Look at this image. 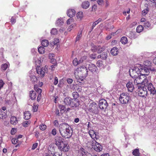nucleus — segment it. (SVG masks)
<instances>
[{
    "mask_svg": "<svg viewBox=\"0 0 156 156\" xmlns=\"http://www.w3.org/2000/svg\"><path fill=\"white\" fill-rule=\"evenodd\" d=\"M88 70L86 67L83 66L76 69L74 73L75 78L78 82L82 83L88 75Z\"/></svg>",
    "mask_w": 156,
    "mask_h": 156,
    "instance_id": "f257e3e1",
    "label": "nucleus"
},
{
    "mask_svg": "<svg viewBox=\"0 0 156 156\" xmlns=\"http://www.w3.org/2000/svg\"><path fill=\"white\" fill-rule=\"evenodd\" d=\"M70 126L66 123L60 124L59 126V131L61 135L66 139L70 138L72 135L70 130Z\"/></svg>",
    "mask_w": 156,
    "mask_h": 156,
    "instance_id": "f03ea898",
    "label": "nucleus"
},
{
    "mask_svg": "<svg viewBox=\"0 0 156 156\" xmlns=\"http://www.w3.org/2000/svg\"><path fill=\"white\" fill-rule=\"evenodd\" d=\"M88 111L93 114H98V109L97 104L95 102L90 103L87 108Z\"/></svg>",
    "mask_w": 156,
    "mask_h": 156,
    "instance_id": "7ed1b4c3",
    "label": "nucleus"
},
{
    "mask_svg": "<svg viewBox=\"0 0 156 156\" xmlns=\"http://www.w3.org/2000/svg\"><path fill=\"white\" fill-rule=\"evenodd\" d=\"M130 99V97L129 94L125 93L121 94L119 97V100L120 103L124 104L128 103Z\"/></svg>",
    "mask_w": 156,
    "mask_h": 156,
    "instance_id": "20e7f679",
    "label": "nucleus"
},
{
    "mask_svg": "<svg viewBox=\"0 0 156 156\" xmlns=\"http://www.w3.org/2000/svg\"><path fill=\"white\" fill-rule=\"evenodd\" d=\"M47 69H48L46 66H45L44 67H43L42 68L40 66H37L36 68V70L37 73L40 75L42 77L44 76L45 73Z\"/></svg>",
    "mask_w": 156,
    "mask_h": 156,
    "instance_id": "39448f33",
    "label": "nucleus"
},
{
    "mask_svg": "<svg viewBox=\"0 0 156 156\" xmlns=\"http://www.w3.org/2000/svg\"><path fill=\"white\" fill-rule=\"evenodd\" d=\"M139 70V69L137 67H134L133 69H130L129 72L131 77L134 78L138 77L139 72H140Z\"/></svg>",
    "mask_w": 156,
    "mask_h": 156,
    "instance_id": "423d86ee",
    "label": "nucleus"
},
{
    "mask_svg": "<svg viewBox=\"0 0 156 156\" xmlns=\"http://www.w3.org/2000/svg\"><path fill=\"white\" fill-rule=\"evenodd\" d=\"M58 148L62 151L67 152L69 150V147L67 143L63 142L58 147Z\"/></svg>",
    "mask_w": 156,
    "mask_h": 156,
    "instance_id": "0eeeda50",
    "label": "nucleus"
},
{
    "mask_svg": "<svg viewBox=\"0 0 156 156\" xmlns=\"http://www.w3.org/2000/svg\"><path fill=\"white\" fill-rule=\"evenodd\" d=\"M108 105L107 101L104 99H102L99 101V106L101 109H106Z\"/></svg>",
    "mask_w": 156,
    "mask_h": 156,
    "instance_id": "6e6552de",
    "label": "nucleus"
},
{
    "mask_svg": "<svg viewBox=\"0 0 156 156\" xmlns=\"http://www.w3.org/2000/svg\"><path fill=\"white\" fill-rule=\"evenodd\" d=\"M140 70V73L143 78L146 77V76L148 75L149 74V71L148 69L147 68H141Z\"/></svg>",
    "mask_w": 156,
    "mask_h": 156,
    "instance_id": "1a4fd4ad",
    "label": "nucleus"
},
{
    "mask_svg": "<svg viewBox=\"0 0 156 156\" xmlns=\"http://www.w3.org/2000/svg\"><path fill=\"white\" fill-rule=\"evenodd\" d=\"M147 91L146 87H143L141 88L138 91V94L140 97H144L147 95Z\"/></svg>",
    "mask_w": 156,
    "mask_h": 156,
    "instance_id": "9d476101",
    "label": "nucleus"
},
{
    "mask_svg": "<svg viewBox=\"0 0 156 156\" xmlns=\"http://www.w3.org/2000/svg\"><path fill=\"white\" fill-rule=\"evenodd\" d=\"M34 88L36 92L38 93L37 98V101H39L41 98V93L42 91V90L41 89L39 88L37 84L34 85Z\"/></svg>",
    "mask_w": 156,
    "mask_h": 156,
    "instance_id": "9b49d317",
    "label": "nucleus"
},
{
    "mask_svg": "<svg viewBox=\"0 0 156 156\" xmlns=\"http://www.w3.org/2000/svg\"><path fill=\"white\" fill-rule=\"evenodd\" d=\"M64 139L60 136H56L55 138V144L58 147L61 144L63 143Z\"/></svg>",
    "mask_w": 156,
    "mask_h": 156,
    "instance_id": "f8f14e48",
    "label": "nucleus"
},
{
    "mask_svg": "<svg viewBox=\"0 0 156 156\" xmlns=\"http://www.w3.org/2000/svg\"><path fill=\"white\" fill-rule=\"evenodd\" d=\"M88 69L93 73L97 72L98 69L96 66L93 64H89Z\"/></svg>",
    "mask_w": 156,
    "mask_h": 156,
    "instance_id": "ddd939ff",
    "label": "nucleus"
},
{
    "mask_svg": "<svg viewBox=\"0 0 156 156\" xmlns=\"http://www.w3.org/2000/svg\"><path fill=\"white\" fill-rule=\"evenodd\" d=\"M146 87L147 88L148 90L150 92L151 94H155V91L156 90L151 83H149Z\"/></svg>",
    "mask_w": 156,
    "mask_h": 156,
    "instance_id": "4468645a",
    "label": "nucleus"
},
{
    "mask_svg": "<svg viewBox=\"0 0 156 156\" xmlns=\"http://www.w3.org/2000/svg\"><path fill=\"white\" fill-rule=\"evenodd\" d=\"M12 142L14 144H16L15 146L16 147L20 146L22 143V141L18 140V138H14L12 140Z\"/></svg>",
    "mask_w": 156,
    "mask_h": 156,
    "instance_id": "2eb2a0df",
    "label": "nucleus"
},
{
    "mask_svg": "<svg viewBox=\"0 0 156 156\" xmlns=\"http://www.w3.org/2000/svg\"><path fill=\"white\" fill-rule=\"evenodd\" d=\"M89 133L91 137L94 140L98 139V136L96 135V132H95L93 130H90L89 131Z\"/></svg>",
    "mask_w": 156,
    "mask_h": 156,
    "instance_id": "dca6fc26",
    "label": "nucleus"
},
{
    "mask_svg": "<svg viewBox=\"0 0 156 156\" xmlns=\"http://www.w3.org/2000/svg\"><path fill=\"white\" fill-rule=\"evenodd\" d=\"M80 105L79 101L77 99H72L70 106L72 107H76Z\"/></svg>",
    "mask_w": 156,
    "mask_h": 156,
    "instance_id": "f3484780",
    "label": "nucleus"
},
{
    "mask_svg": "<svg viewBox=\"0 0 156 156\" xmlns=\"http://www.w3.org/2000/svg\"><path fill=\"white\" fill-rule=\"evenodd\" d=\"M126 87L128 91L130 92H132L134 88L133 83L130 81H129L126 84Z\"/></svg>",
    "mask_w": 156,
    "mask_h": 156,
    "instance_id": "a211bd4d",
    "label": "nucleus"
},
{
    "mask_svg": "<svg viewBox=\"0 0 156 156\" xmlns=\"http://www.w3.org/2000/svg\"><path fill=\"white\" fill-rule=\"evenodd\" d=\"M143 77L141 76L140 77H137L135 78V79L134 80V83L135 85H138V84H142L143 80L142 78Z\"/></svg>",
    "mask_w": 156,
    "mask_h": 156,
    "instance_id": "6ab92c4d",
    "label": "nucleus"
},
{
    "mask_svg": "<svg viewBox=\"0 0 156 156\" xmlns=\"http://www.w3.org/2000/svg\"><path fill=\"white\" fill-rule=\"evenodd\" d=\"M93 146L95 150L97 152L101 151L102 150V147L99 143L97 142H96V143Z\"/></svg>",
    "mask_w": 156,
    "mask_h": 156,
    "instance_id": "aec40b11",
    "label": "nucleus"
},
{
    "mask_svg": "<svg viewBox=\"0 0 156 156\" xmlns=\"http://www.w3.org/2000/svg\"><path fill=\"white\" fill-rule=\"evenodd\" d=\"M10 122L11 124L15 125L18 123V120L16 117L12 116L10 118Z\"/></svg>",
    "mask_w": 156,
    "mask_h": 156,
    "instance_id": "412c9836",
    "label": "nucleus"
},
{
    "mask_svg": "<svg viewBox=\"0 0 156 156\" xmlns=\"http://www.w3.org/2000/svg\"><path fill=\"white\" fill-rule=\"evenodd\" d=\"M118 48L116 47H114L111 49L110 53L111 54L114 56L117 55L119 53Z\"/></svg>",
    "mask_w": 156,
    "mask_h": 156,
    "instance_id": "4be33fe9",
    "label": "nucleus"
},
{
    "mask_svg": "<svg viewBox=\"0 0 156 156\" xmlns=\"http://www.w3.org/2000/svg\"><path fill=\"white\" fill-rule=\"evenodd\" d=\"M76 12L74 9H69L68 10L67 15L70 18L74 16Z\"/></svg>",
    "mask_w": 156,
    "mask_h": 156,
    "instance_id": "5701e85b",
    "label": "nucleus"
},
{
    "mask_svg": "<svg viewBox=\"0 0 156 156\" xmlns=\"http://www.w3.org/2000/svg\"><path fill=\"white\" fill-rule=\"evenodd\" d=\"M72 99V98L69 97H66L64 100V102L66 105L70 106Z\"/></svg>",
    "mask_w": 156,
    "mask_h": 156,
    "instance_id": "b1692460",
    "label": "nucleus"
},
{
    "mask_svg": "<svg viewBox=\"0 0 156 156\" xmlns=\"http://www.w3.org/2000/svg\"><path fill=\"white\" fill-rule=\"evenodd\" d=\"M24 119L26 120L29 119L31 117V114L29 111H25L24 112Z\"/></svg>",
    "mask_w": 156,
    "mask_h": 156,
    "instance_id": "393cba45",
    "label": "nucleus"
},
{
    "mask_svg": "<svg viewBox=\"0 0 156 156\" xmlns=\"http://www.w3.org/2000/svg\"><path fill=\"white\" fill-rule=\"evenodd\" d=\"M29 96L31 100H35L36 97V95L35 92L33 90L30 91Z\"/></svg>",
    "mask_w": 156,
    "mask_h": 156,
    "instance_id": "a878e982",
    "label": "nucleus"
},
{
    "mask_svg": "<svg viewBox=\"0 0 156 156\" xmlns=\"http://www.w3.org/2000/svg\"><path fill=\"white\" fill-rule=\"evenodd\" d=\"M7 116L6 113L0 109V119H5L6 118Z\"/></svg>",
    "mask_w": 156,
    "mask_h": 156,
    "instance_id": "bb28decb",
    "label": "nucleus"
},
{
    "mask_svg": "<svg viewBox=\"0 0 156 156\" xmlns=\"http://www.w3.org/2000/svg\"><path fill=\"white\" fill-rule=\"evenodd\" d=\"M90 6V3L88 1H85L82 3V6L83 9H87Z\"/></svg>",
    "mask_w": 156,
    "mask_h": 156,
    "instance_id": "cd10ccee",
    "label": "nucleus"
},
{
    "mask_svg": "<svg viewBox=\"0 0 156 156\" xmlns=\"http://www.w3.org/2000/svg\"><path fill=\"white\" fill-rule=\"evenodd\" d=\"M133 154L135 156H140V153L139 149H135L132 152Z\"/></svg>",
    "mask_w": 156,
    "mask_h": 156,
    "instance_id": "c85d7f7f",
    "label": "nucleus"
},
{
    "mask_svg": "<svg viewBox=\"0 0 156 156\" xmlns=\"http://www.w3.org/2000/svg\"><path fill=\"white\" fill-rule=\"evenodd\" d=\"M143 78H144V79L142 80L143 82H142V84L143 85H144V87H147V86L149 84L148 80L146 76V77Z\"/></svg>",
    "mask_w": 156,
    "mask_h": 156,
    "instance_id": "c756f323",
    "label": "nucleus"
},
{
    "mask_svg": "<svg viewBox=\"0 0 156 156\" xmlns=\"http://www.w3.org/2000/svg\"><path fill=\"white\" fill-rule=\"evenodd\" d=\"M120 42L123 44H125L128 42V40L126 37H122L120 39Z\"/></svg>",
    "mask_w": 156,
    "mask_h": 156,
    "instance_id": "7c9ffc66",
    "label": "nucleus"
},
{
    "mask_svg": "<svg viewBox=\"0 0 156 156\" xmlns=\"http://www.w3.org/2000/svg\"><path fill=\"white\" fill-rule=\"evenodd\" d=\"M41 44L43 47H46L48 45L49 42L47 40H44L42 41Z\"/></svg>",
    "mask_w": 156,
    "mask_h": 156,
    "instance_id": "2f4dec72",
    "label": "nucleus"
},
{
    "mask_svg": "<svg viewBox=\"0 0 156 156\" xmlns=\"http://www.w3.org/2000/svg\"><path fill=\"white\" fill-rule=\"evenodd\" d=\"M98 49L97 52L98 53H100L102 52L105 49V46L101 47L100 45H98Z\"/></svg>",
    "mask_w": 156,
    "mask_h": 156,
    "instance_id": "473e14b6",
    "label": "nucleus"
},
{
    "mask_svg": "<svg viewBox=\"0 0 156 156\" xmlns=\"http://www.w3.org/2000/svg\"><path fill=\"white\" fill-rule=\"evenodd\" d=\"M101 59L106 60L108 57V53L107 52H103L101 54Z\"/></svg>",
    "mask_w": 156,
    "mask_h": 156,
    "instance_id": "72a5a7b5",
    "label": "nucleus"
},
{
    "mask_svg": "<svg viewBox=\"0 0 156 156\" xmlns=\"http://www.w3.org/2000/svg\"><path fill=\"white\" fill-rule=\"evenodd\" d=\"M144 29V27L142 26L139 25L136 28V31L137 33H140L142 32Z\"/></svg>",
    "mask_w": 156,
    "mask_h": 156,
    "instance_id": "f704fd0d",
    "label": "nucleus"
},
{
    "mask_svg": "<svg viewBox=\"0 0 156 156\" xmlns=\"http://www.w3.org/2000/svg\"><path fill=\"white\" fill-rule=\"evenodd\" d=\"M38 50L39 53L41 54H43L44 53L45 48L44 47L40 46L38 48Z\"/></svg>",
    "mask_w": 156,
    "mask_h": 156,
    "instance_id": "c9c22d12",
    "label": "nucleus"
},
{
    "mask_svg": "<svg viewBox=\"0 0 156 156\" xmlns=\"http://www.w3.org/2000/svg\"><path fill=\"white\" fill-rule=\"evenodd\" d=\"M30 80L33 83H34L35 82L37 81V79L36 76L34 75L31 76H30Z\"/></svg>",
    "mask_w": 156,
    "mask_h": 156,
    "instance_id": "e433bc0d",
    "label": "nucleus"
},
{
    "mask_svg": "<svg viewBox=\"0 0 156 156\" xmlns=\"http://www.w3.org/2000/svg\"><path fill=\"white\" fill-rule=\"evenodd\" d=\"M63 23V21L62 19H58L56 21V24L58 26L62 25Z\"/></svg>",
    "mask_w": 156,
    "mask_h": 156,
    "instance_id": "4c0bfd02",
    "label": "nucleus"
},
{
    "mask_svg": "<svg viewBox=\"0 0 156 156\" xmlns=\"http://www.w3.org/2000/svg\"><path fill=\"white\" fill-rule=\"evenodd\" d=\"M98 45H94L92 47L91 50L93 52H96L98 51Z\"/></svg>",
    "mask_w": 156,
    "mask_h": 156,
    "instance_id": "58836bf2",
    "label": "nucleus"
},
{
    "mask_svg": "<svg viewBox=\"0 0 156 156\" xmlns=\"http://www.w3.org/2000/svg\"><path fill=\"white\" fill-rule=\"evenodd\" d=\"M59 40L57 38H55L54 41L52 42H51L52 45H56L59 42Z\"/></svg>",
    "mask_w": 156,
    "mask_h": 156,
    "instance_id": "ea45409f",
    "label": "nucleus"
},
{
    "mask_svg": "<svg viewBox=\"0 0 156 156\" xmlns=\"http://www.w3.org/2000/svg\"><path fill=\"white\" fill-rule=\"evenodd\" d=\"M83 13L82 12H78L76 16L78 19H81L83 16Z\"/></svg>",
    "mask_w": 156,
    "mask_h": 156,
    "instance_id": "a19ab883",
    "label": "nucleus"
},
{
    "mask_svg": "<svg viewBox=\"0 0 156 156\" xmlns=\"http://www.w3.org/2000/svg\"><path fill=\"white\" fill-rule=\"evenodd\" d=\"M149 11V8L147 7V8L144 9L142 12V15L144 16Z\"/></svg>",
    "mask_w": 156,
    "mask_h": 156,
    "instance_id": "79ce46f5",
    "label": "nucleus"
},
{
    "mask_svg": "<svg viewBox=\"0 0 156 156\" xmlns=\"http://www.w3.org/2000/svg\"><path fill=\"white\" fill-rule=\"evenodd\" d=\"M73 97L74 98L73 99H77V98L79 97V94L77 92H73L72 93Z\"/></svg>",
    "mask_w": 156,
    "mask_h": 156,
    "instance_id": "37998d69",
    "label": "nucleus"
},
{
    "mask_svg": "<svg viewBox=\"0 0 156 156\" xmlns=\"http://www.w3.org/2000/svg\"><path fill=\"white\" fill-rule=\"evenodd\" d=\"M96 64L98 67L102 66H103V62L101 60H99L97 61Z\"/></svg>",
    "mask_w": 156,
    "mask_h": 156,
    "instance_id": "c03bdc74",
    "label": "nucleus"
},
{
    "mask_svg": "<svg viewBox=\"0 0 156 156\" xmlns=\"http://www.w3.org/2000/svg\"><path fill=\"white\" fill-rule=\"evenodd\" d=\"M47 126L45 124H42L40 125L39 128L41 130H44L46 129Z\"/></svg>",
    "mask_w": 156,
    "mask_h": 156,
    "instance_id": "a18cd8bd",
    "label": "nucleus"
},
{
    "mask_svg": "<svg viewBox=\"0 0 156 156\" xmlns=\"http://www.w3.org/2000/svg\"><path fill=\"white\" fill-rule=\"evenodd\" d=\"M52 156H62V153L59 152H56L52 154Z\"/></svg>",
    "mask_w": 156,
    "mask_h": 156,
    "instance_id": "49530a36",
    "label": "nucleus"
},
{
    "mask_svg": "<svg viewBox=\"0 0 156 156\" xmlns=\"http://www.w3.org/2000/svg\"><path fill=\"white\" fill-rule=\"evenodd\" d=\"M8 66V65L6 63H5L3 64H2L1 65V69L2 70H5L7 68Z\"/></svg>",
    "mask_w": 156,
    "mask_h": 156,
    "instance_id": "de8ad7c7",
    "label": "nucleus"
},
{
    "mask_svg": "<svg viewBox=\"0 0 156 156\" xmlns=\"http://www.w3.org/2000/svg\"><path fill=\"white\" fill-rule=\"evenodd\" d=\"M73 65L75 66H77L79 63L76 58H75L74 59L73 61Z\"/></svg>",
    "mask_w": 156,
    "mask_h": 156,
    "instance_id": "09e8293b",
    "label": "nucleus"
},
{
    "mask_svg": "<svg viewBox=\"0 0 156 156\" xmlns=\"http://www.w3.org/2000/svg\"><path fill=\"white\" fill-rule=\"evenodd\" d=\"M144 26L145 28L149 27L151 26V24L150 22L147 21H145L144 23Z\"/></svg>",
    "mask_w": 156,
    "mask_h": 156,
    "instance_id": "8fccbe9b",
    "label": "nucleus"
},
{
    "mask_svg": "<svg viewBox=\"0 0 156 156\" xmlns=\"http://www.w3.org/2000/svg\"><path fill=\"white\" fill-rule=\"evenodd\" d=\"M57 30L55 28H53L51 31V34L55 35L57 34Z\"/></svg>",
    "mask_w": 156,
    "mask_h": 156,
    "instance_id": "3c124183",
    "label": "nucleus"
},
{
    "mask_svg": "<svg viewBox=\"0 0 156 156\" xmlns=\"http://www.w3.org/2000/svg\"><path fill=\"white\" fill-rule=\"evenodd\" d=\"M30 121H25L23 122V126L24 127H27L28 125H30Z\"/></svg>",
    "mask_w": 156,
    "mask_h": 156,
    "instance_id": "603ef678",
    "label": "nucleus"
},
{
    "mask_svg": "<svg viewBox=\"0 0 156 156\" xmlns=\"http://www.w3.org/2000/svg\"><path fill=\"white\" fill-rule=\"evenodd\" d=\"M81 37V33H78L77 36L76 37V42H77V41L79 40L80 39Z\"/></svg>",
    "mask_w": 156,
    "mask_h": 156,
    "instance_id": "864d4df0",
    "label": "nucleus"
},
{
    "mask_svg": "<svg viewBox=\"0 0 156 156\" xmlns=\"http://www.w3.org/2000/svg\"><path fill=\"white\" fill-rule=\"evenodd\" d=\"M80 86L78 85H74L73 86V89L75 90H78L80 89Z\"/></svg>",
    "mask_w": 156,
    "mask_h": 156,
    "instance_id": "5fc2aeb1",
    "label": "nucleus"
},
{
    "mask_svg": "<svg viewBox=\"0 0 156 156\" xmlns=\"http://www.w3.org/2000/svg\"><path fill=\"white\" fill-rule=\"evenodd\" d=\"M76 26V25L75 23H73L72 24V25L70 26L69 27L68 29V31H70L73 28L75 27Z\"/></svg>",
    "mask_w": 156,
    "mask_h": 156,
    "instance_id": "6e6d98bb",
    "label": "nucleus"
},
{
    "mask_svg": "<svg viewBox=\"0 0 156 156\" xmlns=\"http://www.w3.org/2000/svg\"><path fill=\"white\" fill-rule=\"evenodd\" d=\"M59 108L60 109V111L61 112L62 111H65V109L66 108L65 106L64 105H61L59 106Z\"/></svg>",
    "mask_w": 156,
    "mask_h": 156,
    "instance_id": "4d7b16f0",
    "label": "nucleus"
},
{
    "mask_svg": "<svg viewBox=\"0 0 156 156\" xmlns=\"http://www.w3.org/2000/svg\"><path fill=\"white\" fill-rule=\"evenodd\" d=\"M38 107L37 105H34L33 107V110L34 112H36L38 110Z\"/></svg>",
    "mask_w": 156,
    "mask_h": 156,
    "instance_id": "13d9d810",
    "label": "nucleus"
},
{
    "mask_svg": "<svg viewBox=\"0 0 156 156\" xmlns=\"http://www.w3.org/2000/svg\"><path fill=\"white\" fill-rule=\"evenodd\" d=\"M38 145V144L37 143H34L33 144L32 147V150H34L35 148H36Z\"/></svg>",
    "mask_w": 156,
    "mask_h": 156,
    "instance_id": "bf43d9fd",
    "label": "nucleus"
},
{
    "mask_svg": "<svg viewBox=\"0 0 156 156\" xmlns=\"http://www.w3.org/2000/svg\"><path fill=\"white\" fill-rule=\"evenodd\" d=\"M11 22L12 24H14L16 22V18L14 17H12L11 19Z\"/></svg>",
    "mask_w": 156,
    "mask_h": 156,
    "instance_id": "052dcab7",
    "label": "nucleus"
},
{
    "mask_svg": "<svg viewBox=\"0 0 156 156\" xmlns=\"http://www.w3.org/2000/svg\"><path fill=\"white\" fill-rule=\"evenodd\" d=\"M81 156H89V154L88 153L84 151L81 152Z\"/></svg>",
    "mask_w": 156,
    "mask_h": 156,
    "instance_id": "680f3d73",
    "label": "nucleus"
},
{
    "mask_svg": "<svg viewBox=\"0 0 156 156\" xmlns=\"http://www.w3.org/2000/svg\"><path fill=\"white\" fill-rule=\"evenodd\" d=\"M97 2L99 5H102L104 3V1L103 0H97Z\"/></svg>",
    "mask_w": 156,
    "mask_h": 156,
    "instance_id": "e2e57ef3",
    "label": "nucleus"
},
{
    "mask_svg": "<svg viewBox=\"0 0 156 156\" xmlns=\"http://www.w3.org/2000/svg\"><path fill=\"white\" fill-rule=\"evenodd\" d=\"M58 82V78L57 77H55L54 78V84L55 85H56Z\"/></svg>",
    "mask_w": 156,
    "mask_h": 156,
    "instance_id": "0e129e2a",
    "label": "nucleus"
},
{
    "mask_svg": "<svg viewBox=\"0 0 156 156\" xmlns=\"http://www.w3.org/2000/svg\"><path fill=\"white\" fill-rule=\"evenodd\" d=\"M96 55H97L95 54H92L90 55V57L92 59H94L96 58Z\"/></svg>",
    "mask_w": 156,
    "mask_h": 156,
    "instance_id": "69168bd1",
    "label": "nucleus"
},
{
    "mask_svg": "<svg viewBox=\"0 0 156 156\" xmlns=\"http://www.w3.org/2000/svg\"><path fill=\"white\" fill-rule=\"evenodd\" d=\"M4 83L2 80H0V90L3 87Z\"/></svg>",
    "mask_w": 156,
    "mask_h": 156,
    "instance_id": "338daca9",
    "label": "nucleus"
},
{
    "mask_svg": "<svg viewBox=\"0 0 156 156\" xmlns=\"http://www.w3.org/2000/svg\"><path fill=\"white\" fill-rule=\"evenodd\" d=\"M56 130L55 129H53L51 131V134L54 136H55L56 134Z\"/></svg>",
    "mask_w": 156,
    "mask_h": 156,
    "instance_id": "774afa93",
    "label": "nucleus"
}]
</instances>
